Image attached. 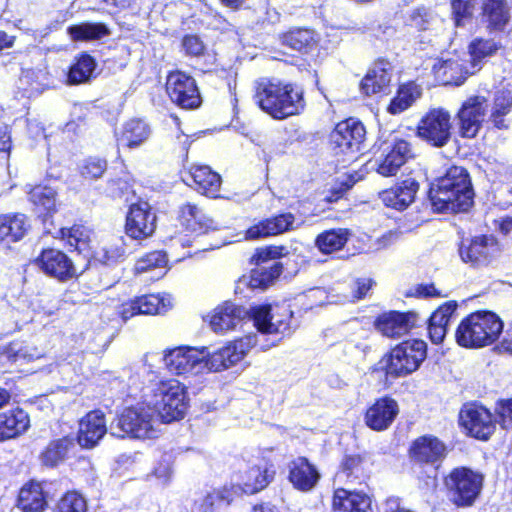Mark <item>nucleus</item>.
<instances>
[{
	"label": "nucleus",
	"mask_w": 512,
	"mask_h": 512,
	"mask_svg": "<svg viewBox=\"0 0 512 512\" xmlns=\"http://www.w3.org/2000/svg\"><path fill=\"white\" fill-rule=\"evenodd\" d=\"M252 314L259 334H248L211 354L206 351L207 371L226 370L239 363L252 348L268 350L290 333L292 312L289 309H273L270 305H261L253 308Z\"/></svg>",
	"instance_id": "nucleus-1"
},
{
	"label": "nucleus",
	"mask_w": 512,
	"mask_h": 512,
	"mask_svg": "<svg viewBox=\"0 0 512 512\" xmlns=\"http://www.w3.org/2000/svg\"><path fill=\"white\" fill-rule=\"evenodd\" d=\"M474 192L468 172L452 166L430 187L429 199L436 212L467 211L473 203Z\"/></svg>",
	"instance_id": "nucleus-2"
},
{
	"label": "nucleus",
	"mask_w": 512,
	"mask_h": 512,
	"mask_svg": "<svg viewBox=\"0 0 512 512\" xmlns=\"http://www.w3.org/2000/svg\"><path fill=\"white\" fill-rule=\"evenodd\" d=\"M254 98L259 107L275 119L299 114L305 105L300 88L278 79H260Z\"/></svg>",
	"instance_id": "nucleus-3"
},
{
	"label": "nucleus",
	"mask_w": 512,
	"mask_h": 512,
	"mask_svg": "<svg viewBox=\"0 0 512 512\" xmlns=\"http://www.w3.org/2000/svg\"><path fill=\"white\" fill-rule=\"evenodd\" d=\"M503 321L491 311H477L461 320L456 332L457 344L478 349L493 344L503 331Z\"/></svg>",
	"instance_id": "nucleus-4"
},
{
	"label": "nucleus",
	"mask_w": 512,
	"mask_h": 512,
	"mask_svg": "<svg viewBox=\"0 0 512 512\" xmlns=\"http://www.w3.org/2000/svg\"><path fill=\"white\" fill-rule=\"evenodd\" d=\"M146 399L161 423L182 419L189 405L187 389L180 381L169 378L155 382Z\"/></svg>",
	"instance_id": "nucleus-5"
},
{
	"label": "nucleus",
	"mask_w": 512,
	"mask_h": 512,
	"mask_svg": "<svg viewBox=\"0 0 512 512\" xmlns=\"http://www.w3.org/2000/svg\"><path fill=\"white\" fill-rule=\"evenodd\" d=\"M160 420L148 401L128 407L110 424L109 433L117 438L129 436L152 439L159 434Z\"/></svg>",
	"instance_id": "nucleus-6"
},
{
	"label": "nucleus",
	"mask_w": 512,
	"mask_h": 512,
	"mask_svg": "<svg viewBox=\"0 0 512 512\" xmlns=\"http://www.w3.org/2000/svg\"><path fill=\"white\" fill-rule=\"evenodd\" d=\"M483 475L467 467H457L444 479L450 501L458 507L473 505L483 487Z\"/></svg>",
	"instance_id": "nucleus-7"
},
{
	"label": "nucleus",
	"mask_w": 512,
	"mask_h": 512,
	"mask_svg": "<svg viewBox=\"0 0 512 512\" xmlns=\"http://www.w3.org/2000/svg\"><path fill=\"white\" fill-rule=\"evenodd\" d=\"M427 345L423 340L410 339L395 346L383 362L386 374L404 377L416 371L425 360Z\"/></svg>",
	"instance_id": "nucleus-8"
},
{
	"label": "nucleus",
	"mask_w": 512,
	"mask_h": 512,
	"mask_svg": "<svg viewBox=\"0 0 512 512\" xmlns=\"http://www.w3.org/2000/svg\"><path fill=\"white\" fill-rule=\"evenodd\" d=\"M416 136L427 144L442 148L452 137V118L444 108L429 109L418 121Z\"/></svg>",
	"instance_id": "nucleus-9"
},
{
	"label": "nucleus",
	"mask_w": 512,
	"mask_h": 512,
	"mask_svg": "<svg viewBox=\"0 0 512 512\" xmlns=\"http://www.w3.org/2000/svg\"><path fill=\"white\" fill-rule=\"evenodd\" d=\"M206 348L201 350L180 346L165 351L163 362L166 368L173 374L179 376H195L207 371Z\"/></svg>",
	"instance_id": "nucleus-10"
},
{
	"label": "nucleus",
	"mask_w": 512,
	"mask_h": 512,
	"mask_svg": "<svg viewBox=\"0 0 512 512\" xmlns=\"http://www.w3.org/2000/svg\"><path fill=\"white\" fill-rule=\"evenodd\" d=\"M459 421L467 435L483 441L488 440L496 428L492 413L484 406L476 403L463 406Z\"/></svg>",
	"instance_id": "nucleus-11"
},
{
	"label": "nucleus",
	"mask_w": 512,
	"mask_h": 512,
	"mask_svg": "<svg viewBox=\"0 0 512 512\" xmlns=\"http://www.w3.org/2000/svg\"><path fill=\"white\" fill-rule=\"evenodd\" d=\"M488 101L485 96L468 97L457 112L458 133L463 138H474L480 131L487 113Z\"/></svg>",
	"instance_id": "nucleus-12"
},
{
	"label": "nucleus",
	"mask_w": 512,
	"mask_h": 512,
	"mask_svg": "<svg viewBox=\"0 0 512 512\" xmlns=\"http://www.w3.org/2000/svg\"><path fill=\"white\" fill-rule=\"evenodd\" d=\"M411 157L410 143L402 139L395 140L382 146L379 155L374 159L373 167L381 176H395Z\"/></svg>",
	"instance_id": "nucleus-13"
},
{
	"label": "nucleus",
	"mask_w": 512,
	"mask_h": 512,
	"mask_svg": "<svg viewBox=\"0 0 512 512\" xmlns=\"http://www.w3.org/2000/svg\"><path fill=\"white\" fill-rule=\"evenodd\" d=\"M459 254L463 262L474 267H482L498 256L499 246L493 236H476L462 241Z\"/></svg>",
	"instance_id": "nucleus-14"
},
{
	"label": "nucleus",
	"mask_w": 512,
	"mask_h": 512,
	"mask_svg": "<svg viewBox=\"0 0 512 512\" xmlns=\"http://www.w3.org/2000/svg\"><path fill=\"white\" fill-rule=\"evenodd\" d=\"M166 91L170 99L184 109H194L201 103L195 80L183 72L176 71L168 75Z\"/></svg>",
	"instance_id": "nucleus-15"
},
{
	"label": "nucleus",
	"mask_w": 512,
	"mask_h": 512,
	"mask_svg": "<svg viewBox=\"0 0 512 512\" xmlns=\"http://www.w3.org/2000/svg\"><path fill=\"white\" fill-rule=\"evenodd\" d=\"M156 221V214L147 201L132 203L126 216V234L135 240L145 239L154 233Z\"/></svg>",
	"instance_id": "nucleus-16"
},
{
	"label": "nucleus",
	"mask_w": 512,
	"mask_h": 512,
	"mask_svg": "<svg viewBox=\"0 0 512 512\" xmlns=\"http://www.w3.org/2000/svg\"><path fill=\"white\" fill-rule=\"evenodd\" d=\"M364 125L353 119L340 122L331 133V143L336 153H355L365 139Z\"/></svg>",
	"instance_id": "nucleus-17"
},
{
	"label": "nucleus",
	"mask_w": 512,
	"mask_h": 512,
	"mask_svg": "<svg viewBox=\"0 0 512 512\" xmlns=\"http://www.w3.org/2000/svg\"><path fill=\"white\" fill-rule=\"evenodd\" d=\"M435 75L444 84L461 85L468 76L475 74L469 60L463 59L458 53L443 55L434 65Z\"/></svg>",
	"instance_id": "nucleus-18"
},
{
	"label": "nucleus",
	"mask_w": 512,
	"mask_h": 512,
	"mask_svg": "<svg viewBox=\"0 0 512 512\" xmlns=\"http://www.w3.org/2000/svg\"><path fill=\"white\" fill-rule=\"evenodd\" d=\"M36 266L46 275L61 281L71 279L75 268L71 259L57 249H45L35 260Z\"/></svg>",
	"instance_id": "nucleus-19"
},
{
	"label": "nucleus",
	"mask_w": 512,
	"mask_h": 512,
	"mask_svg": "<svg viewBox=\"0 0 512 512\" xmlns=\"http://www.w3.org/2000/svg\"><path fill=\"white\" fill-rule=\"evenodd\" d=\"M247 315L248 312L243 306L226 301L213 309L209 324L215 333L225 334L240 326Z\"/></svg>",
	"instance_id": "nucleus-20"
},
{
	"label": "nucleus",
	"mask_w": 512,
	"mask_h": 512,
	"mask_svg": "<svg viewBox=\"0 0 512 512\" xmlns=\"http://www.w3.org/2000/svg\"><path fill=\"white\" fill-rule=\"evenodd\" d=\"M399 413L397 402L383 397L370 406L365 414V424L374 431H384L390 427Z\"/></svg>",
	"instance_id": "nucleus-21"
},
{
	"label": "nucleus",
	"mask_w": 512,
	"mask_h": 512,
	"mask_svg": "<svg viewBox=\"0 0 512 512\" xmlns=\"http://www.w3.org/2000/svg\"><path fill=\"white\" fill-rule=\"evenodd\" d=\"M106 433L104 413L99 410L91 411L79 422L78 443L82 447L92 448Z\"/></svg>",
	"instance_id": "nucleus-22"
},
{
	"label": "nucleus",
	"mask_w": 512,
	"mask_h": 512,
	"mask_svg": "<svg viewBox=\"0 0 512 512\" xmlns=\"http://www.w3.org/2000/svg\"><path fill=\"white\" fill-rule=\"evenodd\" d=\"M418 190L419 183L413 178H407L380 193V198L387 207L401 211L414 202Z\"/></svg>",
	"instance_id": "nucleus-23"
},
{
	"label": "nucleus",
	"mask_w": 512,
	"mask_h": 512,
	"mask_svg": "<svg viewBox=\"0 0 512 512\" xmlns=\"http://www.w3.org/2000/svg\"><path fill=\"white\" fill-rule=\"evenodd\" d=\"M417 315L413 312L391 311L378 317L377 329L386 337H400L408 333L416 324Z\"/></svg>",
	"instance_id": "nucleus-24"
},
{
	"label": "nucleus",
	"mask_w": 512,
	"mask_h": 512,
	"mask_svg": "<svg viewBox=\"0 0 512 512\" xmlns=\"http://www.w3.org/2000/svg\"><path fill=\"white\" fill-rule=\"evenodd\" d=\"M302 222H296L291 213H284L276 217L266 219L246 231L247 239H257L261 237L273 236L294 230L300 227Z\"/></svg>",
	"instance_id": "nucleus-25"
},
{
	"label": "nucleus",
	"mask_w": 512,
	"mask_h": 512,
	"mask_svg": "<svg viewBox=\"0 0 512 512\" xmlns=\"http://www.w3.org/2000/svg\"><path fill=\"white\" fill-rule=\"evenodd\" d=\"M391 76V64L385 60L377 61L362 79L361 91L367 96L387 93Z\"/></svg>",
	"instance_id": "nucleus-26"
},
{
	"label": "nucleus",
	"mask_w": 512,
	"mask_h": 512,
	"mask_svg": "<svg viewBox=\"0 0 512 512\" xmlns=\"http://www.w3.org/2000/svg\"><path fill=\"white\" fill-rule=\"evenodd\" d=\"M445 455V444L432 435L419 437L415 440L411 448L412 458L421 463L434 464L441 461Z\"/></svg>",
	"instance_id": "nucleus-27"
},
{
	"label": "nucleus",
	"mask_w": 512,
	"mask_h": 512,
	"mask_svg": "<svg viewBox=\"0 0 512 512\" xmlns=\"http://www.w3.org/2000/svg\"><path fill=\"white\" fill-rule=\"evenodd\" d=\"M333 512H373L371 498L361 492L337 489L333 496Z\"/></svg>",
	"instance_id": "nucleus-28"
},
{
	"label": "nucleus",
	"mask_w": 512,
	"mask_h": 512,
	"mask_svg": "<svg viewBox=\"0 0 512 512\" xmlns=\"http://www.w3.org/2000/svg\"><path fill=\"white\" fill-rule=\"evenodd\" d=\"M512 108V86H507V82L502 80L495 92L494 102L491 110L490 120L494 127L500 130H507L510 127V121L505 117Z\"/></svg>",
	"instance_id": "nucleus-29"
},
{
	"label": "nucleus",
	"mask_w": 512,
	"mask_h": 512,
	"mask_svg": "<svg viewBox=\"0 0 512 512\" xmlns=\"http://www.w3.org/2000/svg\"><path fill=\"white\" fill-rule=\"evenodd\" d=\"M319 478L318 470L306 458L298 457L291 462L289 480L298 490L310 491L315 487Z\"/></svg>",
	"instance_id": "nucleus-30"
},
{
	"label": "nucleus",
	"mask_w": 512,
	"mask_h": 512,
	"mask_svg": "<svg viewBox=\"0 0 512 512\" xmlns=\"http://www.w3.org/2000/svg\"><path fill=\"white\" fill-rule=\"evenodd\" d=\"M179 220L187 230L198 234L217 229L215 221L192 203H186L180 207Z\"/></svg>",
	"instance_id": "nucleus-31"
},
{
	"label": "nucleus",
	"mask_w": 512,
	"mask_h": 512,
	"mask_svg": "<svg viewBox=\"0 0 512 512\" xmlns=\"http://www.w3.org/2000/svg\"><path fill=\"white\" fill-rule=\"evenodd\" d=\"M193 181V188L202 195L216 198L221 186L220 175L212 171L209 166H193L188 174Z\"/></svg>",
	"instance_id": "nucleus-32"
},
{
	"label": "nucleus",
	"mask_w": 512,
	"mask_h": 512,
	"mask_svg": "<svg viewBox=\"0 0 512 512\" xmlns=\"http://www.w3.org/2000/svg\"><path fill=\"white\" fill-rule=\"evenodd\" d=\"M457 309L455 301H449L440 306L430 317L428 332L434 344H440L447 333V327L454 318Z\"/></svg>",
	"instance_id": "nucleus-33"
},
{
	"label": "nucleus",
	"mask_w": 512,
	"mask_h": 512,
	"mask_svg": "<svg viewBox=\"0 0 512 512\" xmlns=\"http://www.w3.org/2000/svg\"><path fill=\"white\" fill-rule=\"evenodd\" d=\"M47 506V495L41 483L31 481L20 489L18 507L22 512H44Z\"/></svg>",
	"instance_id": "nucleus-34"
},
{
	"label": "nucleus",
	"mask_w": 512,
	"mask_h": 512,
	"mask_svg": "<svg viewBox=\"0 0 512 512\" xmlns=\"http://www.w3.org/2000/svg\"><path fill=\"white\" fill-rule=\"evenodd\" d=\"M283 266L280 262L274 261L270 265H260L251 271V274L239 279L237 289L241 285H247L251 289H266L282 273Z\"/></svg>",
	"instance_id": "nucleus-35"
},
{
	"label": "nucleus",
	"mask_w": 512,
	"mask_h": 512,
	"mask_svg": "<svg viewBox=\"0 0 512 512\" xmlns=\"http://www.w3.org/2000/svg\"><path fill=\"white\" fill-rule=\"evenodd\" d=\"M30 228L26 215L21 213L0 216V242L13 243L21 240Z\"/></svg>",
	"instance_id": "nucleus-36"
},
{
	"label": "nucleus",
	"mask_w": 512,
	"mask_h": 512,
	"mask_svg": "<svg viewBox=\"0 0 512 512\" xmlns=\"http://www.w3.org/2000/svg\"><path fill=\"white\" fill-rule=\"evenodd\" d=\"M28 414L22 409H15L0 414V441L14 438L29 427Z\"/></svg>",
	"instance_id": "nucleus-37"
},
{
	"label": "nucleus",
	"mask_w": 512,
	"mask_h": 512,
	"mask_svg": "<svg viewBox=\"0 0 512 512\" xmlns=\"http://www.w3.org/2000/svg\"><path fill=\"white\" fill-rule=\"evenodd\" d=\"M422 96V88L410 81L399 86L396 96L391 100L387 110L396 115L411 107Z\"/></svg>",
	"instance_id": "nucleus-38"
},
{
	"label": "nucleus",
	"mask_w": 512,
	"mask_h": 512,
	"mask_svg": "<svg viewBox=\"0 0 512 512\" xmlns=\"http://www.w3.org/2000/svg\"><path fill=\"white\" fill-rule=\"evenodd\" d=\"M150 126L141 119H131L127 121L118 141L129 148L141 146L150 137Z\"/></svg>",
	"instance_id": "nucleus-39"
},
{
	"label": "nucleus",
	"mask_w": 512,
	"mask_h": 512,
	"mask_svg": "<svg viewBox=\"0 0 512 512\" xmlns=\"http://www.w3.org/2000/svg\"><path fill=\"white\" fill-rule=\"evenodd\" d=\"M275 471L272 467L267 465L253 466L249 468L244 476L242 482V490L246 494H254L264 489L273 479Z\"/></svg>",
	"instance_id": "nucleus-40"
},
{
	"label": "nucleus",
	"mask_w": 512,
	"mask_h": 512,
	"mask_svg": "<svg viewBox=\"0 0 512 512\" xmlns=\"http://www.w3.org/2000/svg\"><path fill=\"white\" fill-rule=\"evenodd\" d=\"M498 44L493 39L476 38L468 46L469 62L475 72L481 70L484 62L498 50Z\"/></svg>",
	"instance_id": "nucleus-41"
},
{
	"label": "nucleus",
	"mask_w": 512,
	"mask_h": 512,
	"mask_svg": "<svg viewBox=\"0 0 512 512\" xmlns=\"http://www.w3.org/2000/svg\"><path fill=\"white\" fill-rule=\"evenodd\" d=\"M483 15L489 27L502 29L510 18V9L506 0H485Z\"/></svg>",
	"instance_id": "nucleus-42"
},
{
	"label": "nucleus",
	"mask_w": 512,
	"mask_h": 512,
	"mask_svg": "<svg viewBox=\"0 0 512 512\" xmlns=\"http://www.w3.org/2000/svg\"><path fill=\"white\" fill-rule=\"evenodd\" d=\"M96 68L94 58L88 54H81L69 68L67 84L78 85L90 80Z\"/></svg>",
	"instance_id": "nucleus-43"
},
{
	"label": "nucleus",
	"mask_w": 512,
	"mask_h": 512,
	"mask_svg": "<svg viewBox=\"0 0 512 512\" xmlns=\"http://www.w3.org/2000/svg\"><path fill=\"white\" fill-rule=\"evenodd\" d=\"M73 41L99 40L109 35V29L103 23H81L72 25L67 29Z\"/></svg>",
	"instance_id": "nucleus-44"
},
{
	"label": "nucleus",
	"mask_w": 512,
	"mask_h": 512,
	"mask_svg": "<svg viewBox=\"0 0 512 512\" xmlns=\"http://www.w3.org/2000/svg\"><path fill=\"white\" fill-rule=\"evenodd\" d=\"M348 237L349 232L346 229H331L319 234L315 244L322 253L329 254L342 249Z\"/></svg>",
	"instance_id": "nucleus-45"
},
{
	"label": "nucleus",
	"mask_w": 512,
	"mask_h": 512,
	"mask_svg": "<svg viewBox=\"0 0 512 512\" xmlns=\"http://www.w3.org/2000/svg\"><path fill=\"white\" fill-rule=\"evenodd\" d=\"M74 446V440L71 437H64L52 441L41 454L42 463L46 466L54 467L62 462L68 451Z\"/></svg>",
	"instance_id": "nucleus-46"
},
{
	"label": "nucleus",
	"mask_w": 512,
	"mask_h": 512,
	"mask_svg": "<svg viewBox=\"0 0 512 512\" xmlns=\"http://www.w3.org/2000/svg\"><path fill=\"white\" fill-rule=\"evenodd\" d=\"M61 236L69 246L74 247L79 252H85L90 249L93 232L86 226L74 225L71 228H62Z\"/></svg>",
	"instance_id": "nucleus-47"
},
{
	"label": "nucleus",
	"mask_w": 512,
	"mask_h": 512,
	"mask_svg": "<svg viewBox=\"0 0 512 512\" xmlns=\"http://www.w3.org/2000/svg\"><path fill=\"white\" fill-rule=\"evenodd\" d=\"M138 310L141 314H161L168 311L172 306L170 294H149L137 297Z\"/></svg>",
	"instance_id": "nucleus-48"
},
{
	"label": "nucleus",
	"mask_w": 512,
	"mask_h": 512,
	"mask_svg": "<svg viewBox=\"0 0 512 512\" xmlns=\"http://www.w3.org/2000/svg\"><path fill=\"white\" fill-rule=\"evenodd\" d=\"M283 45L296 51H304L316 43L315 33L309 29L296 28L281 36Z\"/></svg>",
	"instance_id": "nucleus-49"
},
{
	"label": "nucleus",
	"mask_w": 512,
	"mask_h": 512,
	"mask_svg": "<svg viewBox=\"0 0 512 512\" xmlns=\"http://www.w3.org/2000/svg\"><path fill=\"white\" fill-rule=\"evenodd\" d=\"M29 200L39 210L51 213L56 207V191L52 187L37 185L29 189Z\"/></svg>",
	"instance_id": "nucleus-50"
},
{
	"label": "nucleus",
	"mask_w": 512,
	"mask_h": 512,
	"mask_svg": "<svg viewBox=\"0 0 512 512\" xmlns=\"http://www.w3.org/2000/svg\"><path fill=\"white\" fill-rule=\"evenodd\" d=\"M125 255V241L123 237L115 236L111 241L104 244L99 251L96 252V258L106 264L111 265L117 263Z\"/></svg>",
	"instance_id": "nucleus-51"
},
{
	"label": "nucleus",
	"mask_w": 512,
	"mask_h": 512,
	"mask_svg": "<svg viewBox=\"0 0 512 512\" xmlns=\"http://www.w3.org/2000/svg\"><path fill=\"white\" fill-rule=\"evenodd\" d=\"M86 498L76 492L68 491L55 503L52 512H87Z\"/></svg>",
	"instance_id": "nucleus-52"
},
{
	"label": "nucleus",
	"mask_w": 512,
	"mask_h": 512,
	"mask_svg": "<svg viewBox=\"0 0 512 512\" xmlns=\"http://www.w3.org/2000/svg\"><path fill=\"white\" fill-rule=\"evenodd\" d=\"M6 356L10 362L21 366L39 359L42 353L36 347L13 343L7 348Z\"/></svg>",
	"instance_id": "nucleus-53"
},
{
	"label": "nucleus",
	"mask_w": 512,
	"mask_h": 512,
	"mask_svg": "<svg viewBox=\"0 0 512 512\" xmlns=\"http://www.w3.org/2000/svg\"><path fill=\"white\" fill-rule=\"evenodd\" d=\"M253 6L255 20L258 24L273 25L280 21V13L270 5L268 0H257Z\"/></svg>",
	"instance_id": "nucleus-54"
},
{
	"label": "nucleus",
	"mask_w": 512,
	"mask_h": 512,
	"mask_svg": "<svg viewBox=\"0 0 512 512\" xmlns=\"http://www.w3.org/2000/svg\"><path fill=\"white\" fill-rule=\"evenodd\" d=\"M166 264V254L162 251H153L136 262L135 271L136 273H144L154 268H164Z\"/></svg>",
	"instance_id": "nucleus-55"
},
{
	"label": "nucleus",
	"mask_w": 512,
	"mask_h": 512,
	"mask_svg": "<svg viewBox=\"0 0 512 512\" xmlns=\"http://www.w3.org/2000/svg\"><path fill=\"white\" fill-rule=\"evenodd\" d=\"M478 0H452V9L457 26L464 25V20L472 16Z\"/></svg>",
	"instance_id": "nucleus-56"
},
{
	"label": "nucleus",
	"mask_w": 512,
	"mask_h": 512,
	"mask_svg": "<svg viewBox=\"0 0 512 512\" xmlns=\"http://www.w3.org/2000/svg\"><path fill=\"white\" fill-rule=\"evenodd\" d=\"M107 163L103 159L89 158L84 161L80 168L81 175L88 179H97L103 175Z\"/></svg>",
	"instance_id": "nucleus-57"
},
{
	"label": "nucleus",
	"mask_w": 512,
	"mask_h": 512,
	"mask_svg": "<svg viewBox=\"0 0 512 512\" xmlns=\"http://www.w3.org/2000/svg\"><path fill=\"white\" fill-rule=\"evenodd\" d=\"M359 336L358 339H351L347 343L346 349L353 353L351 350L354 349V355L358 358H363L369 351V345L366 342V338L368 335V331L362 327H359Z\"/></svg>",
	"instance_id": "nucleus-58"
},
{
	"label": "nucleus",
	"mask_w": 512,
	"mask_h": 512,
	"mask_svg": "<svg viewBox=\"0 0 512 512\" xmlns=\"http://www.w3.org/2000/svg\"><path fill=\"white\" fill-rule=\"evenodd\" d=\"M182 47L189 56L199 57L205 52V45L197 35H186L182 39Z\"/></svg>",
	"instance_id": "nucleus-59"
},
{
	"label": "nucleus",
	"mask_w": 512,
	"mask_h": 512,
	"mask_svg": "<svg viewBox=\"0 0 512 512\" xmlns=\"http://www.w3.org/2000/svg\"><path fill=\"white\" fill-rule=\"evenodd\" d=\"M131 187L132 185L128 178L111 179L107 183L106 193L112 198H121L131 189Z\"/></svg>",
	"instance_id": "nucleus-60"
},
{
	"label": "nucleus",
	"mask_w": 512,
	"mask_h": 512,
	"mask_svg": "<svg viewBox=\"0 0 512 512\" xmlns=\"http://www.w3.org/2000/svg\"><path fill=\"white\" fill-rule=\"evenodd\" d=\"M373 285V281L368 278L358 279L355 282V286L353 288L352 296H343L339 301H335L336 303H345L348 301H355L364 298L367 292L371 289Z\"/></svg>",
	"instance_id": "nucleus-61"
},
{
	"label": "nucleus",
	"mask_w": 512,
	"mask_h": 512,
	"mask_svg": "<svg viewBox=\"0 0 512 512\" xmlns=\"http://www.w3.org/2000/svg\"><path fill=\"white\" fill-rule=\"evenodd\" d=\"M284 247H265L258 249L255 255L253 256V259L259 263H266L268 260H275L281 256L284 255Z\"/></svg>",
	"instance_id": "nucleus-62"
},
{
	"label": "nucleus",
	"mask_w": 512,
	"mask_h": 512,
	"mask_svg": "<svg viewBox=\"0 0 512 512\" xmlns=\"http://www.w3.org/2000/svg\"><path fill=\"white\" fill-rule=\"evenodd\" d=\"M498 414L503 428L512 426V399L504 400L499 403Z\"/></svg>",
	"instance_id": "nucleus-63"
},
{
	"label": "nucleus",
	"mask_w": 512,
	"mask_h": 512,
	"mask_svg": "<svg viewBox=\"0 0 512 512\" xmlns=\"http://www.w3.org/2000/svg\"><path fill=\"white\" fill-rule=\"evenodd\" d=\"M362 459L360 456L351 455L346 456L341 464V469L343 473H346V475L349 477L356 472H358L360 465H361Z\"/></svg>",
	"instance_id": "nucleus-64"
}]
</instances>
